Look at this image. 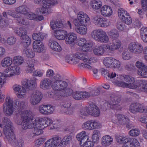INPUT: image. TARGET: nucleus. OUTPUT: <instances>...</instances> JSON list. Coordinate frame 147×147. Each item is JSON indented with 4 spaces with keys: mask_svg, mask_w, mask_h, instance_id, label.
Returning a JSON list of instances; mask_svg holds the SVG:
<instances>
[{
    "mask_svg": "<svg viewBox=\"0 0 147 147\" xmlns=\"http://www.w3.org/2000/svg\"><path fill=\"white\" fill-rule=\"evenodd\" d=\"M65 58L67 62L74 64L78 63L80 60L84 62L79 63L78 67L81 68H87L89 69L92 68L90 66L91 63H96L98 61V59L96 57L90 56L88 53L79 52L74 54L67 55Z\"/></svg>",
    "mask_w": 147,
    "mask_h": 147,
    "instance_id": "f257e3e1",
    "label": "nucleus"
},
{
    "mask_svg": "<svg viewBox=\"0 0 147 147\" xmlns=\"http://www.w3.org/2000/svg\"><path fill=\"white\" fill-rule=\"evenodd\" d=\"M141 81H147L145 80H140L137 82H135L134 78L133 77L127 75H121L117 80H114L113 82L115 84L116 86L130 89H135L138 88L141 91L142 88H146V85L145 86L141 83Z\"/></svg>",
    "mask_w": 147,
    "mask_h": 147,
    "instance_id": "f03ea898",
    "label": "nucleus"
},
{
    "mask_svg": "<svg viewBox=\"0 0 147 147\" xmlns=\"http://www.w3.org/2000/svg\"><path fill=\"white\" fill-rule=\"evenodd\" d=\"M22 120L23 122L22 128L23 129H26L28 128L34 129V132L33 133L35 135H36L37 132V122L36 119H35L34 123L32 121L34 120L33 117L30 115V112L28 111H23L21 113Z\"/></svg>",
    "mask_w": 147,
    "mask_h": 147,
    "instance_id": "7ed1b4c3",
    "label": "nucleus"
},
{
    "mask_svg": "<svg viewBox=\"0 0 147 147\" xmlns=\"http://www.w3.org/2000/svg\"><path fill=\"white\" fill-rule=\"evenodd\" d=\"M3 123L5 126L3 131L7 139L10 142H14L16 138L12 129V123L10 119L7 117L3 119Z\"/></svg>",
    "mask_w": 147,
    "mask_h": 147,
    "instance_id": "20e7f679",
    "label": "nucleus"
},
{
    "mask_svg": "<svg viewBox=\"0 0 147 147\" xmlns=\"http://www.w3.org/2000/svg\"><path fill=\"white\" fill-rule=\"evenodd\" d=\"M37 3L41 4L42 7L39 9L40 12L42 14H49L52 12L53 10L51 8L58 3L57 0H37Z\"/></svg>",
    "mask_w": 147,
    "mask_h": 147,
    "instance_id": "39448f33",
    "label": "nucleus"
},
{
    "mask_svg": "<svg viewBox=\"0 0 147 147\" xmlns=\"http://www.w3.org/2000/svg\"><path fill=\"white\" fill-rule=\"evenodd\" d=\"M115 43L112 45L108 44L101 45L95 47L93 49V52L94 55L97 56H102L105 53V50L109 51H115L117 48V45Z\"/></svg>",
    "mask_w": 147,
    "mask_h": 147,
    "instance_id": "423d86ee",
    "label": "nucleus"
},
{
    "mask_svg": "<svg viewBox=\"0 0 147 147\" xmlns=\"http://www.w3.org/2000/svg\"><path fill=\"white\" fill-rule=\"evenodd\" d=\"M36 76H33V78L29 80L27 79H24L22 81V91L20 94L24 96V92H26V89L28 90H32L36 87Z\"/></svg>",
    "mask_w": 147,
    "mask_h": 147,
    "instance_id": "0eeeda50",
    "label": "nucleus"
},
{
    "mask_svg": "<svg viewBox=\"0 0 147 147\" xmlns=\"http://www.w3.org/2000/svg\"><path fill=\"white\" fill-rule=\"evenodd\" d=\"M90 23V19L85 13L82 12H79L77 15V18L75 19L74 23L75 26H79L80 24L88 25Z\"/></svg>",
    "mask_w": 147,
    "mask_h": 147,
    "instance_id": "6e6552de",
    "label": "nucleus"
},
{
    "mask_svg": "<svg viewBox=\"0 0 147 147\" xmlns=\"http://www.w3.org/2000/svg\"><path fill=\"white\" fill-rule=\"evenodd\" d=\"M103 63L107 68L118 69L121 66V62L120 61L112 57H108L105 58L103 60Z\"/></svg>",
    "mask_w": 147,
    "mask_h": 147,
    "instance_id": "1a4fd4ad",
    "label": "nucleus"
},
{
    "mask_svg": "<svg viewBox=\"0 0 147 147\" xmlns=\"http://www.w3.org/2000/svg\"><path fill=\"white\" fill-rule=\"evenodd\" d=\"M13 101L9 97H7L5 99V102L3 105V113L7 116H11L13 113Z\"/></svg>",
    "mask_w": 147,
    "mask_h": 147,
    "instance_id": "9d476101",
    "label": "nucleus"
},
{
    "mask_svg": "<svg viewBox=\"0 0 147 147\" xmlns=\"http://www.w3.org/2000/svg\"><path fill=\"white\" fill-rule=\"evenodd\" d=\"M112 40V42L109 43V45H112L113 43L116 45L117 48L115 51L119 50L121 46V40L117 39L119 37V33L118 31L116 29H113L110 31L109 34Z\"/></svg>",
    "mask_w": 147,
    "mask_h": 147,
    "instance_id": "9b49d317",
    "label": "nucleus"
},
{
    "mask_svg": "<svg viewBox=\"0 0 147 147\" xmlns=\"http://www.w3.org/2000/svg\"><path fill=\"white\" fill-rule=\"evenodd\" d=\"M111 120L113 123L120 126L125 125L130 121L129 119L127 116L122 114H116Z\"/></svg>",
    "mask_w": 147,
    "mask_h": 147,
    "instance_id": "f8f14e48",
    "label": "nucleus"
},
{
    "mask_svg": "<svg viewBox=\"0 0 147 147\" xmlns=\"http://www.w3.org/2000/svg\"><path fill=\"white\" fill-rule=\"evenodd\" d=\"M129 111L132 113L136 114L138 112L147 113V106H144L143 105L138 103L131 104L129 108Z\"/></svg>",
    "mask_w": 147,
    "mask_h": 147,
    "instance_id": "ddd939ff",
    "label": "nucleus"
},
{
    "mask_svg": "<svg viewBox=\"0 0 147 147\" xmlns=\"http://www.w3.org/2000/svg\"><path fill=\"white\" fill-rule=\"evenodd\" d=\"M128 48L131 52L136 55L141 53L143 51V47L140 43L137 42H132L128 45Z\"/></svg>",
    "mask_w": 147,
    "mask_h": 147,
    "instance_id": "4468645a",
    "label": "nucleus"
},
{
    "mask_svg": "<svg viewBox=\"0 0 147 147\" xmlns=\"http://www.w3.org/2000/svg\"><path fill=\"white\" fill-rule=\"evenodd\" d=\"M68 83L69 80H61L60 81H57L53 83L52 87L53 89L55 91H60L64 90L67 87Z\"/></svg>",
    "mask_w": 147,
    "mask_h": 147,
    "instance_id": "2eb2a0df",
    "label": "nucleus"
},
{
    "mask_svg": "<svg viewBox=\"0 0 147 147\" xmlns=\"http://www.w3.org/2000/svg\"><path fill=\"white\" fill-rule=\"evenodd\" d=\"M120 99L117 97L111 98V100L105 104V105H107L108 108L117 110H120L121 107L118 104L119 102Z\"/></svg>",
    "mask_w": 147,
    "mask_h": 147,
    "instance_id": "dca6fc26",
    "label": "nucleus"
},
{
    "mask_svg": "<svg viewBox=\"0 0 147 147\" xmlns=\"http://www.w3.org/2000/svg\"><path fill=\"white\" fill-rule=\"evenodd\" d=\"M55 109L51 105H42L39 107V112L42 115H50L54 111Z\"/></svg>",
    "mask_w": 147,
    "mask_h": 147,
    "instance_id": "f3484780",
    "label": "nucleus"
},
{
    "mask_svg": "<svg viewBox=\"0 0 147 147\" xmlns=\"http://www.w3.org/2000/svg\"><path fill=\"white\" fill-rule=\"evenodd\" d=\"M3 74L5 77H11L15 75H18L20 72V68L19 67L15 66L11 67L4 70Z\"/></svg>",
    "mask_w": 147,
    "mask_h": 147,
    "instance_id": "a211bd4d",
    "label": "nucleus"
},
{
    "mask_svg": "<svg viewBox=\"0 0 147 147\" xmlns=\"http://www.w3.org/2000/svg\"><path fill=\"white\" fill-rule=\"evenodd\" d=\"M7 14L14 18H17V23L19 24H22L24 25L28 24V22L25 20L23 18L21 17V15L19 13L14 11H9L7 12Z\"/></svg>",
    "mask_w": 147,
    "mask_h": 147,
    "instance_id": "6ab92c4d",
    "label": "nucleus"
},
{
    "mask_svg": "<svg viewBox=\"0 0 147 147\" xmlns=\"http://www.w3.org/2000/svg\"><path fill=\"white\" fill-rule=\"evenodd\" d=\"M77 140L80 142V144L81 146L84 147V144H87L89 140L88 136L86 135V132L83 131L78 133L76 136Z\"/></svg>",
    "mask_w": 147,
    "mask_h": 147,
    "instance_id": "aec40b11",
    "label": "nucleus"
},
{
    "mask_svg": "<svg viewBox=\"0 0 147 147\" xmlns=\"http://www.w3.org/2000/svg\"><path fill=\"white\" fill-rule=\"evenodd\" d=\"M60 141V138L55 135L47 140L45 143V147H56Z\"/></svg>",
    "mask_w": 147,
    "mask_h": 147,
    "instance_id": "412c9836",
    "label": "nucleus"
},
{
    "mask_svg": "<svg viewBox=\"0 0 147 147\" xmlns=\"http://www.w3.org/2000/svg\"><path fill=\"white\" fill-rule=\"evenodd\" d=\"M113 10L109 6L105 5L102 6L100 9L101 14L104 17H109L113 14Z\"/></svg>",
    "mask_w": 147,
    "mask_h": 147,
    "instance_id": "4be33fe9",
    "label": "nucleus"
},
{
    "mask_svg": "<svg viewBox=\"0 0 147 147\" xmlns=\"http://www.w3.org/2000/svg\"><path fill=\"white\" fill-rule=\"evenodd\" d=\"M88 92L85 91L86 98H89L91 96H95L98 95L100 93V89L98 87L92 88L91 87L88 89Z\"/></svg>",
    "mask_w": 147,
    "mask_h": 147,
    "instance_id": "5701e85b",
    "label": "nucleus"
},
{
    "mask_svg": "<svg viewBox=\"0 0 147 147\" xmlns=\"http://www.w3.org/2000/svg\"><path fill=\"white\" fill-rule=\"evenodd\" d=\"M45 117L39 118L37 120V135L42 134L45 127Z\"/></svg>",
    "mask_w": 147,
    "mask_h": 147,
    "instance_id": "b1692460",
    "label": "nucleus"
},
{
    "mask_svg": "<svg viewBox=\"0 0 147 147\" xmlns=\"http://www.w3.org/2000/svg\"><path fill=\"white\" fill-rule=\"evenodd\" d=\"M113 138L109 135L103 136L101 140L102 145L105 146H109L111 145L113 142Z\"/></svg>",
    "mask_w": 147,
    "mask_h": 147,
    "instance_id": "393cba45",
    "label": "nucleus"
},
{
    "mask_svg": "<svg viewBox=\"0 0 147 147\" xmlns=\"http://www.w3.org/2000/svg\"><path fill=\"white\" fill-rule=\"evenodd\" d=\"M85 91H76L72 94V98L77 100H80L86 98Z\"/></svg>",
    "mask_w": 147,
    "mask_h": 147,
    "instance_id": "a878e982",
    "label": "nucleus"
},
{
    "mask_svg": "<svg viewBox=\"0 0 147 147\" xmlns=\"http://www.w3.org/2000/svg\"><path fill=\"white\" fill-rule=\"evenodd\" d=\"M77 39V35L74 32H69L67 34L65 40L66 44L70 45L74 43Z\"/></svg>",
    "mask_w": 147,
    "mask_h": 147,
    "instance_id": "bb28decb",
    "label": "nucleus"
},
{
    "mask_svg": "<svg viewBox=\"0 0 147 147\" xmlns=\"http://www.w3.org/2000/svg\"><path fill=\"white\" fill-rule=\"evenodd\" d=\"M115 138L116 141L119 144H124L125 143L129 142V138L124 135L116 134Z\"/></svg>",
    "mask_w": 147,
    "mask_h": 147,
    "instance_id": "cd10ccee",
    "label": "nucleus"
},
{
    "mask_svg": "<svg viewBox=\"0 0 147 147\" xmlns=\"http://www.w3.org/2000/svg\"><path fill=\"white\" fill-rule=\"evenodd\" d=\"M67 34V31L63 30H55L54 32V34L55 37L59 40L65 39Z\"/></svg>",
    "mask_w": 147,
    "mask_h": 147,
    "instance_id": "c85d7f7f",
    "label": "nucleus"
},
{
    "mask_svg": "<svg viewBox=\"0 0 147 147\" xmlns=\"http://www.w3.org/2000/svg\"><path fill=\"white\" fill-rule=\"evenodd\" d=\"M87 25L80 24L79 26H76L77 27L75 28V30L78 33L84 35L86 34L88 31Z\"/></svg>",
    "mask_w": 147,
    "mask_h": 147,
    "instance_id": "c756f323",
    "label": "nucleus"
},
{
    "mask_svg": "<svg viewBox=\"0 0 147 147\" xmlns=\"http://www.w3.org/2000/svg\"><path fill=\"white\" fill-rule=\"evenodd\" d=\"M51 81L48 78H44L40 83V87L42 89L46 90L49 88L51 85Z\"/></svg>",
    "mask_w": 147,
    "mask_h": 147,
    "instance_id": "7c9ffc66",
    "label": "nucleus"
},
{
    "mask_svg": "<svg viewBox=\"0 0 147 147\" xmlns=\"http://www.w3.org/2000/svg\"><path fill=\"white\" fill-rule=\"evenodd\" d=\"M48 45L51 49L56 51H60L62 50L61 46L55 40H50Z\"/></svg>",
    "mask_w": 147,
    "mask_h": 147,
    "instance_id": "2f4dec72",
    "label": "nucleus"
},
{
    "mask_svg": "<svg viewBox=\"0 0 147 147\" xmlns=\"http://www.w3.org/2000/svg\"><path fill=\"white\" fill-rule=\"evenodd\" d=\"M103 30L101 29L93 30L91 32V38L94 40L97 41Z\"/></svg>",
    "mask_w": 147,
    "mask_h": 147,
    "instance_id": "473e14b6",
    "label": "nucleus"
},
{
    "mask_svg": "<svg viewBox=\"0 0 147 147\" xmlns=\"http://www.w3.org/2000/svg\"><path fill=\"white\" fill-rule=\"evenodd\" d=\"M88 110V114L94 117H98L100 114V112L98 107L95 105L91 106Z\"/></svg>",
    "mask_w": 147,
    "mask_h": 147,
    "instance_id": "72a5a7b5",
    "label": "nucleus"
},
{
    "mask_svg": "<svg viewBox=\"0 0 147 147\" xmlns=\"http://www.w3.org/2000/svg\"><path fill=\"white\" fill-rule=\"evenodd\" d=\"M109 41V38L106 32L103 30L97 41L102 43H106Z\"/></svg>",
    "mask_w": 147,
    "mask_h": 147,
    "instance_id": "f704fd0d",
    "label": "nucleus"
},
{
    "mask_svg": "<svg viewBox=\"0 0 147 147\" xmlns=\"http://www.w3.org/2000/svg\"><path fill=\"white\" fill-rule=\"evenodd\" d=\"M21 86L17 84H15L13 87V89L14 91L17 92L16 95L18 98H23L26 95L25 93L26 92H24V96L21 95L20 94H22L21 92L23 90L22 88V89H21Z\"/></svg>",
    "mask_w": 147,
    "mask_h": 147,
    "instance_id": "c9c22d12",
    "label": "nucleus"
},
{
    "mask_svg": "<svg viewBox=\"0 0 147 147\" xmlns=\"http://www.w3.org/2000/svg\"><path fill=\"white\" fill-rule=\"evenodd\" d=\"M72 140V136L70 135L65 136L61 141V144L63 145L66 146L70 144Z\"/></svg>",
    "mask_w": 147,
    "mask_h": 147,
    "instance_id": "e433bc0d",
    "label": "nucleus"
},
{
    "mask_svg": "<svg viewBox=\"0 0 147 147\" xmlns=\"http://www.w3.org/2000/svg\"><path fill=\"white\" fill-rule=\"evenodd\" d=\"M51 26L53 30L62 28L63 25L62 21H54L50 22Z\"/></svg>",
    "mask_w": 147,
    "mask_h": 147,
    "instance_id": "4c0bfd02",
    "label": "nucleus"
},
{
    "mask_svg": "<svg viewBox=\"0 0 147 147\" xmlns=\"http://www.w3.org/2000/svg\"><path fill=\"white\" fill-rule=\"evenodd\" d=\"M29 9L25 5H22L18 7L16 11L20 14H26L29 13Z\"/></svg>",
    "mask_w": 147,
    "mask_h": 147,
    "instance_id": "58836bf2",
    "label": "nucleus"
},
{
    "mask_svg": "<svg viewBox=\"0 0 147 147\" xmlns=\"http://www.w3.org/2000/svg\"><path fill=\"white\" fill-rule=\"evenodd\" d=\"M91 5L94 9L98 10L101 7L102 3L100 0H92L91 2Z\"/></svg>",
    "mask_w": 147,
    "mask_h": 147,
    "instance_id": "ea45409f",
    "label": "nucleus"
},
{
    "mask_svg": "<svg viewBox=\"0 0 147 147\" xmlns=\"http://www.w3.org/2000/svg\"><path fill=\"white\" fill-rule=\"evenodd\" d=\"M101 137L100 131L96 130L93 131L92 136V138L93 142L97 143L99 141Z\"/></svg>",
    "mask_w": 147,
    "mask_h": 147,
    "instance_id": "a19ab883",
    "label": "nucleus"
},
{
    "mask_svg": "<svg viewBox=\"0 0 147 147\" xmlns=\"http://www.w3.org/2000/svg\"><path fill=\"white\" fill-rule=\"evenodd\" d=\"M103 18L100 15L95 16L92 19L93 22L96 26L99 27Z\"/></svg>",
    "mask_w": 147,
    "mask_h": 147,
    "instance_id": "79ce46f5",
    "label": "nucleus"
},
{
    "mask_svg": "<svg viewBox=\"0 0 147 147\" xmlns=\"http://www.w3.org/2000/svg\"><path fill=\"white\" fill-rule=\"evenodd\" d=\"M140 36L143 42L147 43V28L144 27L141 28Z\"/></svg>",
    "mask_w": 147,
    "mask_h": 147,
    "instance_id": "37998d69",
    "label": "nucleus"
},
{
    "mask_svg": "<svg viewBox=\"0 0 147 147\" xmlns=\"http://www.w3.org/2000/svg\"><path fill=\"white\" fill-rule=\"evenodd\" d=\"M129 142L131 147H140V144L138 139L135 138H129Z\"/></svg>",
    "mask_w": 147,
    "mask_h": 147,
    "instance_id": "c03bdc74",
    "label": "nucleus"
},
{
    "mask_svg": "<svg viewBox=\"0 0 147 147\" xmlns=\"http://www.w3.org/2000/svg\"><path fill=\"white\" fill-rule=\"evenodd\" d=\"M93 46V43L92 41H89L86 42L82 47L83 51L86 52H89L92 50V47Z\"/></svg>",
    "mask_w": 147,
    "mask_h": 147,
    "instance_id": "a18cd8bd",
    "label": "nucleus"
},
{
    "mask_svg": "<svg viewBox=\"0 0 147 147\" xmlns=\"http://www.w3.org/2000/svg\"><path fill=\"white\" fill-rule=\"evenodd\" d=\"M11 58L9 57L4 58L2 61L1 63L2 66L6 67L10 65L12 63Z\"/></svg>",
    "mask_w": 147,
    "mask_h": 147,
    "instance_id": "49530a36",
    "label": "nucleus"
},
{
    "mask_svg": "<svg viewBox=\"0 0 147 147\" xmlns=\"http://www.w3.org/2000/svg\"><path fill=\"white\" fill-rule=\"evenodd\" d=\"M14 102L15 105L18 107L20 111L25 108V103L24 102L20 101L19 100H16Z\"/></svg>",
    "mask_w": 147,
    "mask_h": 147,
    "instance_id": "de8ad7c7",
    "label": "nucleus"
},
{
    "mask_svg": "<svg viewBox=\"0 0 147 147\" xmlns=\"http://www.w3.org/2000/svg\"><path fill=\"white\" fill-rule=\"evenodd\" d=\"M23 46L27 47L29 46L31 43L30 38L28 36H26L21 38Z\"/></svg>",
    "mask_w": 147,
    "mask_h": 147,
    "instance_id": "09e8293b",
    "label": "nucleus"
},
{
    "mask_svg": "<svg viewBox=\"0 0 147 147\" xmlns=\"http://www.w3.org/2000/svg\"><path fill=\"white\" fill-rule=\"evenodd\" d=\"M15 32L19 36L21 37H24V36H26V34L27 33V31L26 30L23 28H17L16 30H15Z\"/></svg>",
    "mask_w": 147,
    "mask_h": 147,
    "instance_id": "8fccbe9b",
    "label": "nucleus"
},
{
    "mask_svg": "<svg viewBox=\"0 0 147 147\" xmlns=\"http://www.w3.org/2000/svg\"><path fill=\"white\" fill-rule=\"evenodd\" d=\"M118 16L121 20L123 19L125 17L129 14L127 11L123 8L119 9L118 11Z\"/></svg>",
    "mask_w": 147,
    "mask_h": 147,
    "instance_id": "3c124183",
    "label": "nucleus"
},
{
    "mask_svg": "<svg viewBox=\"0 0 147 147\" xmlns=\"http://www.w3.org/2000/svg\"><path fill=\"white\" fill-rule=\"evenodd\" d=\"M111 25V22L108 19L104 17L99 27L106 28L110 26Z\"/></svg>",
    "mask_w": 147,
    "mask_h": 147,
    "instance_id": "603ef678",
    "label": "nucleus"
},
{
    "mask_svg": "<svg viewBox=\"0 0 147 147\" xmlns=\"http://www.w3.org/2000/svg\"><path fill=\"white\" fill-rule=\"evenodd\" d=\"M23 52L25 56L29 58H32L35 55L33 51H32L30 49L27 48L24 49Z\"/></svg>",
    "mask_w": 147,
    "mask_h": 147,
    "instance_id": "864d4df0",
    "label": "nucleus"
},
{
    "mask_svg": "<svg viewBox=\"0 0 147 147\" xmlns=\"http://www.w3.org/2000/svg\"><path fill=\"white\" fill-rule=\"evenodd\" d=\"M138 74L143 78H147V66L146 65L142 69H139Z\"/></svg>",
    "mask_w": 147,
    "mask_h": 147,
    "instance_id": "5fc2aeb1",
    "label": "nucleus"
},
{
    "mask_svg": "<svg viewBox=\"0 0 147 147\" xmlns=\"http://www.w3.org/2000/svg\"><path fill=\"white\" fill-rule=\"evenodd\" d=\"M14 63L16 65H20L22 64L24 61L22 57L20 56L15 57L13 59Z\"/></svg>",
    "mask_w": 147,
    "mask_h": 147,
    "instance_id": "6e6d98bb",
    "label": "nucleus"
},
{
    "mask_svg": "<svg viewBox=\"0 0 147 147\" xmlns=\"http://www.w3.org/2000/svg\"><path fill=\"white\" fill-rule=\"evenodd\" d=\"M122 58L125 60H129L131 59V57L130 53L127 50L124 51L122 54Z\"/></svg>",
    "mask_w": 147,
    "mask_h": 147,
    "instance_id": "4d7b16f0",
    "label": "nucleus"
},
{
    "mask_svg": "<svg viewBox=\"0 0 147 147\" xmlns=\"http://www.w3.org/2000/svg\"><path fill=\"white\" fill-rule=\"evenodd\" d=\"M88 112L89 110L88 107H84L80 109L79 115L80 117L83 118L84 116H87L88 114Z\"/></svg>",
    "mask_w": 147,
    "mask_h": 147,
    "instance_id": "13d9d810",
    "label": "nucleus"
},
{
    "mask_svg": "<svg viewBox=\"0 0 147 147\" xmlns=\"http://www.w3.org/2000/svg\"><path fill=\"white\" fill-rule=\"evenodd\" d=\"M140 133V130L137 128L132 129L128 132L129 135L131 136H138Z\"/></svg>",
    "mask_w": 147,
    "mask_h": 147,
    "instance_id": "bf43d9fd",
    "label": "nucleus"
},
{
    "mask_svg": "<svg viewBox=\"0 0 147 147\" xmlns=\"http://www.w3.org/2000/svg\"><path fill=\"white\" fill-rule=\"evenodd\" d=\"M30 101L31 104L33 105L37 104V92H35L32 94Z\"/></svg>",
    "mask_w": 147,
    "mask_h": 147,
    "instance_id": "052dcab7",
    "label": "nucleus"
},
{
    "mask_svg": "<svg viewBox=\"0 0 147 147\" xmlns=\"http://www.w3.org/2000/svg\"><path fill=\"white\" fill-rule=\"evenodd\" d=\"M44 45L42 42H38L37 39V52L43 53L45 51Z\"/></svg>",
    "mask_w": 147,
    "mask_h": 147,
    "instance_id": "680f3d73",
    "label": "nucleus"
},
{
    "mask_svg": "<svg viewBox=\"0 0 147 147\" xmlns=\"http://www.w3.org/2000/svg\"><path fill=\"white\" fill-rule=\"evenodd\" d=\"M34 65H32L31 66H28L26 71L27 73H33L32 75L33 76H36L37 72H36V71L34 70Z\"/></svg>",
    "mask_w": 147,
    "mask_h": 147,
    "instance_id": "e2e57ef3",
    "label": "nucleus"
},
{
    "mask_svg": "<svg viewBox=\"0 0 147 147\" xmlns=\"http://www.w3.org/2000/svg\"><path fill=\"white\" fill-rule=\"evenodd\" d=\"M93 127V129H99L102 126L101 123L98 121L96 120H92Z\"/></svg>",
    "mask_w": 147,
    "mask_h": 147,
    "instance_id": "0e129e2a",
    "label": "nucleus"
},
{
    "mask_svg": "<svg viewBox=\"0 0 147 147\" xmlns=\"http://www.w3.org/2000/svg\"><path fill=\"white\" fill-rule=\"evenodd\" d=\"M87 42L86 40L84 38H78L77 40V45L82 47Z\"/></svg>",
    "mask_w": 147,
    "mask_h": 147,
    "instance_id": "69168bd1",
    "label": "nucleus"
},
{
    "mask_svg": "<svg viewBox=\"0 0 147 147\" xmlns=\"http://www.w3.org/2000/svg\"><path fill=\"white\" fill-rule=\"evenodd\" d=\"M65 89V91L62 93V96H67L71 94L72 95V93L74 92L72 89L71 88H68Z\"/></svg>",
    "mask_w": 147,
    "mask_h": 147,
    "instance_id": "338daca9",
    "label": "nucleus"
},
{
    "mask_svg": "<svg viewBox=\"0 0 147 147\" xmlns=\"http://www.w3.org/2000/svg\"><path fill=\"white\" fill-rule=\"evenodd\" d=\"M16 41V38L13 36L9 37L7 40V44L10 45H12L14 44Z\"/></svg>",
    "mask_w": 147,
    "mask_h": 147,
    "instance_id": "774afa93",
    "label": "nucleus"
}]
</instances>
